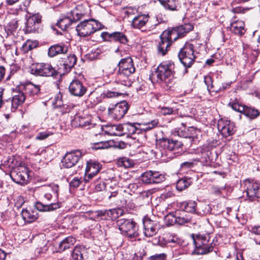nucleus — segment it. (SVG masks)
I'll return each instance as SVG.
<instances>
[{"label":"nucleus","mask_w":260,"mask_h":260,"mask_svg":"<svg viewBox=\"0 0 260 260\" xmlns=\"http://www.w3.org/2000/svg\"><path fill=\"white\" fill-rule=\"evenodd\" d=\"M193 28V26L191 24L186 23L164 31L160 36V41L157 46L158 54L162 56L166 55L174 41L185 36Z\"/></svg>","instance_id":"obj_1"},{"label":"nucleus","mask_w":260,"mask_h":260,"mask_svg":"<svg viewBox=\"0 0 260 260\" xmlns=\"http://www.w3.org/2000/svg\"><path fill=\"white\" fill-rule=\"evenodd\" d=\"M157 146L159 149L157 155H160L164 161H169L181 155L183 151L182 143L176 140L160 139L158 141Z\"/></svg>","instance_id":"obj_2"},{"label":"nucleus","mask_w":260,"mask_h":260,"mask_svg":"<svg viewBox=\"0 0 260 260\" xmlns=\"http://www.w3.org/2000/svg\"><path fill=\"white\" fill-rule=\"evenodd\" d=\"M194 249L193 253L197 255H204L212 251L217 252L218 240L216 237L211 240L210 235L194 234L191 235Z\"/></svg>","instance_id":"obj_3"},{"label":"nucleus","mask_w":260,"mask_h":260,"mask_svg":"<svg viewBox=\"0 0 260 260\" xmlns=\"http://www.w3.org/2000/svg\"><path fill=\"white\" fill-rule=\"evenodd\" d=\"M118 67V70L115 77V82L125 86H130L132 83L130 77L136 71L132 58L130 57L122 58Z\"/></svg>","instance_id":"obj_4"},{"label":"nucleus","mask_w":260,"mask_h":260,"mask_svg":"<svg viewBox=\"0 0 260 260\" xmlns=\"http://www.w3.org/2000/svg\"><path fill=\"white\" fill-rule=\"evenodd\" d=\"M174 68L175 65L172 62H163L158 66L157 70L150 76V79L153 83L164 81L173 75Z\"/></svg>","instance_id":"obj_5"},{"label":"nucleus","mask_w":260,"mask_h":260,"mask_svg":"<svg viewBox=\"0 0 260 260\" xmlns=\"http://www.w3.org/2000/svg\"><path fill=\"white\" fill-rule=\"evenodd\" d=\"M103 27V25L100 22L91 19H84L77 25L76 28L78 35L84 37L93 34Z\"/></svg>","instance_id":"obj_6"},{"label":"nucleus","mask_w":260,"mask_h":260,"mask_svg":"<svg viewBox=\"0 0 260 260\" xmlns=\"http://www.w3.org/2000/svg\"><path fill=\"white\" fill-rule=\"evenodd\" d=\"M117 224L121 233L129 239L139 236L136 223L132 219L120 218L117 221Z\"/></svg>","instance_id":"obj_7"},{"label":"nucleus","mask_w":260,"mask_h":260,"mask_svg":"<svg viewBox=\"0 0 260 260\" xmlns=\"http://www.w3.org/2000/svg\"><path fill=\"white\" fill-rule=\"evenodd\" d=\"M194 46L192 44L186 43L180 50L178 57L185 69L184 73L187 72V68H190L194 62L196 56L194 54Z\"/></svg>","instance_id":"obj_8"},{"label":"nucleus","mask_w":260,"mask_h":260,"mask_svg":"<svg viewBox=\"0 0 260 260\" xmlns=\"http://www.w3.org/2000/svg\"><path fill=\"white\" fill-rule=\"evenodd\" d=\"M112 129H115L119 133L115 132H112L111 135L115 136L124 135H133L134 134L141 133L140 128V123L137 122H127L122 124L118 125H113L112 127Z\"/></svg>","instance_id":"obj_9"},{"label":"nucleus","mask_w":260,"mask_h":260,"mask_svg":"<svg viewBox=\"0 0 260 260\" xmlns=\"http://www.w3.org/2000/svg\"><path fill=\"white\" fill-rule=\"evenodd\" d=\"M30 70L31 74L36 76L53 77L57 74V72L55 69L49 63H34L30 66Z\"/></svg>","instance_id":"obj_10"},{"label":"nucleus","mask_w":260,"mask_h":260,"mask_svg":"<svg viewBox=\"0 0 260 260\" xmlns=\"http://www.w3.org/2000/svg\"><path fill=\"white\" fill-rule=\"evenodd\" d=\"M128 109V103L123 101L116 104L110 105L108 108V115L111 118L119 120L123 117Z\"/></svg>","instance_id":"obj_11"},{"label":"nucleus","mask_w":260,"mask_h":260,"mask_svg":"<svg viewBox=\"0 0 260 260\" xmlns=\"http://www.w3.org/2000/svg\"><path fill=\"white\" fill-rule=\"evenodd\" d=\"M209 202H205V203L198 201V204L195 201H189L188 202H182L181 204L180 208L186 212L195 213L197 210H201L204 213L209 211Z\"/></svg>","instance_id":"obj_12"},{"label":"nucleus","mask_w":260,"mask_h":260,"mask_svg":"<svg viewBox=\"0 0 260 260\" xmlns=\"http://www.w3.org/2000/svg\"><path fill=\"white\" fill-rule=\"evenodd\" d=\"M83 155L84 153L80 150H75L67 152L61 160L62 166L66 168L74 167Z\"/></svg>","instance_id":"obj_13"},{"label":"nucleus","mask_w":260,"mask_h":260,"mask_svg":"<svg viewBox=\"0 0 260 260\" xmlns=\"http://www.w3.org/2000/svg\"><path fill=\"white\" fill-rule=\"evenodd\" d=\"M28 172L29 171L26 167H19L11 172V177L16 183L24 184L28 181Z\"/></svg>","instance_id":"obj_14"},{"label":"nucleus","mask_w":260,"mask_h":260,"mask_svg":"<svg viewBox=\"0 0 260 260\" xmlns=\"http://www.w3.org/2000/svg\"><path fill=\"white\" fill-rule=\"evenodd\" d=\"M217 128L224 137L231 136L236 132L234 123L224 119H220L218 121Z\"/></svg>","instance_id":"obj_15"},{"label":"nucleus","mask_w":260,"mask_h":260,"mask_svg":"<svg viewBox=\"0 0 260 260\" xmlns=\"http://www.w3.org/2000/svg\"><path fill=\"white\" fill-rule=\"evenodd\" d=\"M102 165L98 161L90 160L87 161L84 180L89 182L100 172Z\"/></svg>","instance_id":"obj_16"},{"label":"nucleus","mask_w":260,"mask_h":260,"mask_svg":"<svg viewBox=\"0 0 260 260\" xmlns=\"http://www.w3.org/2000/svg\"><path fill=\"white\" fill-rule=\"evenodd\" d=\"M143 223L144 227V234L147 237H150L155 235L159 228L158 221L151 220L148 216H145L143 218Z\"/></svg>","instance_id":"obj_17"},{"label":"nucleus","mask_w":260,"mask_h":260,"mask_svg":"<svg viewBox=\"0 0 260 260\" xmlns=\"http://www.w3.org/2000/svg\"><path fill=\"white\" fill-rule=\"evenodd\" d=\"M42 16L38 13L30 14L27 18L25 31L26 32H35L41 22Z\"/></svg>","instance_id":"obj_18"},{"label":"nucleus","mask_w":260,"mask_h":260,"mask_svg":"<svg viewBox=\"0 0 260 260\" xmlns=\"http://www.w3.org/2000/svg\"><path fill=\"white\" fill-rule=\"evenodd\" d=\"M71 94L78 96H82L87 91V87L78 79L73 80L69 87Z\"/></svg>","instance_id":"obj_19"},{"label":"nucleus","mask_w":260,"mask_h":260,"mask_svg":"<svg viewBox=\"0 0 260 260\" xmlns=\"http://www.w3.org/2000/svg\"><path fill=\"white\" fill-rule=\"evenodd\" d=\"M101 36L104 40L107 41L118 42L123 44H126L128 42L126 36L121 32L115 31L112 33L103 32Z\"/></svg>","instance_id":"obj_20"},{"label":"nucleus","mask_w":260,"mask_h":260,"mask_svg":"<svg viewBox=\"0 0 260 260\" xmlns=\"http://www.w3.org/2000/svg\"><path fill=\"white\" fill-rule=\"evenodd\" d=\"M149 16L148 14L139 13L138 15H136L133 18L131 21V26L135 29H143L148 23Z\"/></svg>","instance_id":"obj_21"},{"label":"nucleus","mask_w":260,"mask_h":260,"mask_svg":"<svg viewBox=\"0 0 260 260\" xmlns=\"http://www.w3.org/2000/svg\"><path fill=\"white\" fill-rule=\"evenodd\" d=\"M242 185L244 189V191L247 195H255L258 193V190L260 189L259 183L249 179L245 180Z\"/></svg>","instance_id":"obj_22"},{"label":"nucleus","mask_w":260,"mask_h":260,"mask_svg":"<svg viewBox=\"0 0 260 260\" xmlns=\"http://www.w3.org/2000/svg\"><path fill=\"white\" fill-rule=\"evenodd\" d=\"M77 58L74 54H70L64 59L62 64H60V74H65L69 73L76 63Z\"/></svg>","instance_id":"obj_23"},{"label":"nucleus","mask_w":260,"mask_h":260,"mask_svg":"<svg viewBox=\"0 0 260 260\" xmlns=\"http://www.w3.org/2000/svg\"><path fill=\"white\" fill-rule=\"evenodd\" d=\"M178 135L182 137L188 138L191 139L192 141H194L199 138L201 135V131L194 127H189L187 131L179 129L178 131Z\"/></svg>","instance_id":"obj_24"},{"label":"nucleus","mask_w":260,"mask_h":260,"mask_svg":"<svg viewBox=\"0 0 260 260\" xmlns=\"http://www.w3.org/2000/svg\"><path fill=\"white\" fill-rule=\"evenodd\" d=\"M72 125L74 127H87L89 128L92 126L93 124L90 121L88 116H82L77 115L72 121Z\"/></svg>","instance_id":"obj_25"},{"label":"nucleus","mask_w":260,"mask_h":260,"mask_svg":"<svg viewBox=\"0 0 260 260\" xmlns=\"http://www.w3.org/2000/svg\"><path fill=\"white\" fill-rule=\"evenodd\" d=\"M87 10V8L83 5H78L74 10L71 12L70 15L77 22L82 19H86L85 18L88 13Z\"/></svg>","instance_id":"obj_26"},{"label":"nucleus","mask_w":260,"mask_h":260,"mask_svg":"<svg viewBox=\"0 0 260 260\" xmlns=\"http://www.w3.org/2000/svg\"><path fill=\"white\" fill-rule=\"evenodd\" d=\"M22 219L25 222L31 223L38 218V211L31 209H23L21 211Z\"/></svg>","instance_id":"obj_27"},{"label":"nucleus","mask_w":260,"mask_h":260,"mask_svg":"<svg viewBox=\"0 0 260 260\" xmlns=\"http://www.w3.org/2000/svg\"><path fill=\"white\" fill-rule=\"evenodd\" d=\"M68 51V48L65 45L57 44L49 47L48 54L49 56L52 57L60 54H66Z\"/></svg>","instance_id":"obj_28"},{"label":"nucleus","mask_w":260,"mask_h":260,"mask_svg":"<svg viewBox=\"0 0 260 260\" xmlns=\"http://www.w3.org/2000/svg\"><path fill=\"white\" fill-rule=\"evenodd\" d=\"M258 54L259 52L257 50H252L249 47H244L242 53L245 61L251 63H254L256 60Z\"/></svg>","instance_id":"obj_29"},{"label":"nucleus","mask_w":260,"mask_h":260,"mask_svg":"<svg viewBox=\"0 0 260 260\" xmlns=\"http://www.w3.org/2000/svg\"><path fill=\"white\" fill-rule=\"evenodd\" d=\"M84 216L90 220L94 221L105 220V213L104 210L88 211L84 213Z\"/></svg>","instance_id":"obj_30"},{"label":"nucleus","mask_w":260,"mask_h":260,"mask_svg":"<svg viewBox=\"0 0 260 260\" xmlns=\"http://www.w3.org/2000/svg\"><path fill=\"white\" fill-rule=\"evenodd\" d=\"M87 250L84 246H76L72 251L70 260H85L84 256Z\"/></svg>","instance_id":"obj_31"},{"label":"nucleus","mask_w":260,"mask_h":260,"mask_svg":"<svg viewBox=\"0 0 260 260\" xmlns=\"http://www.w3.org/2000/svg\"><path fill=\"white\" fill-rule=\"evenodd\" d=\"M231 29L236 35L240 36L243 35L245 32L244 22L242 20H236L231 23Z\"/></svg>","instance_id":"obj_32"},{"label":"nucleus","mask_w":260,"mask_h":260,"mask_svg":"<svg viewBox=\"0 0 260 260\" xmlns=\"http://www.w3.org/2000/svg\"><path fill=\"white\" fill-rule=\"evenodd\" d=\"M61 206L60 202L50 203L47 205H44L41 202H38L35 204V207L37 211H50L60 208Z\"/></svg>","instance_id":"obj_33"},{"label":"nucleus","mask_w":260,"mask_h":260,"mask_svg":"<svg viewBox=\"0 0 260 260\" xmlns=\"http://www.w3.org/2000/svg\"><path fill=\"white\" fill-rule=\"evenodd\" d=\"M76 242V239L72 236H69L61 241L58 247V251L61 252L66 249L71 248Z\"/></svg>","instance_id":"obj_34"},{"label":"nucleus","mask_w":260,"mask_h":260,"mask_svg":"<svg viewBox=\"0 0 260 260\" xmlns=\"http://www.w3.org/2000/svg\"><path fill=\"white\" fill-rule=\"evenodd\" d=\"M73 17L70 16L64 17L59 19L57 23V26L62 30H66L72 24L75 23Z\"/></svg>","instance_id":"obj_35"},{"label":"nucleus","mask_w":260,"mask_h":260,"mask_svg":"<svg viewBox=\"0 0 260 260\" xmlns=\"http://www.w3.org/2000/svg\"><path fill=\"white\" fill-rule=\"evenodd\" d=\"M24 91L26 94L28 96H35L38 95L40 92V86L35 85L31 82L27 84L24 86Z\"/></svg>","instance_id":"obj_36"},{"label":"nucleus","mask_w":260,"mask_h":260,"mask_svg":"<svg viewBox=\"0 0 260 260\" xmlns=\"http://www.w3.org/2000/svg\"><path fill=\"white\" fill-rule=\"evenodd\" d=\"M105 220H114L123 215V211L120 208L104 210Z\"/></svg>","instance_id":"obj_37"},{"label":"nucleus","mask_w":260,"mask_h":260,"mask_svg":"<svg viewBox=\"0 0 260 260\" xmlns=\"http://www.w3.org/2000/svg\"><path fill=\"white\" fill-rule=\"evenodd\" d=\"M160 3L167 10L176 11L179 6V0H158Z\"/></svg>","instance_id":"obj_38"},{"label":"nucleus","mask_w":260,"mask_h":260,"mask_svg":"<svg viewBox=\"0 0 260 260\" xmlns=\"http://www.w3.org/2000/svg\"><path fill=\"white\" fill-rule=\"evenodd\" d=\"M26 98V96L23 92H19L17 95L13 96L11 101L12 107L16 110L19 105L24 103Z\"/></svg>","instance_id":"obj_39"},{"label":"nucleus","mask_w":260,"mask_h":260,"mask_svg":"<svg viewBox=\"0 0 260 260\" xmlns=\"http://www.w3.org/2000/svg\"><path fill=\"white\" fill-rule=\"evenodd\" d=\"M158 124V120L154 119L150 122L140 123V128L141 133L150 131L156 127Z\"/></svg>","instance_id":"obj_40"},{"label":"nucleus","mask_w":260,"mask_h":260,"mask_svg":"<svg viewBox=\"0 0 260 260\" xmlns=\"http://www.w3.org/2000/svg\"><path fill=\"white\" fill-rule=\"evenodd\" d=\"M192 182L190 178L184 177L179 179L176 183V188L179 191H182L187 188Z\"/></svg>","instance_id":"obj_41"},{"label":"nucleus","mask_w":260,"mask_h":260,"mask_svg":"<svg viewBox=\"0 0 260 260\" xmlns=\"http://www.w3.org/2000/svg\"><path fill=\"white\" fill-rule=\"evenodd\" d=\"M243 114L250 119H254L259 116V112L254 108L245 107Z\"/></svg>","instance_id":"obj_42"},{"label":"nucleus","mask_w":260,"mask_h":260,"mask_svg":"<svg viewBox=\"0 0 260 260\" xmlns=\"http://www.w3.org/2000/svg\"><path fill=\"white\" fill-rule=\"evenodd\" d=\"M18 20L16 19H12L6 26L5 30L8 35H12L18 28Z\"/></svg>","instance_id":"obj_43"},{"label":"nucleus","mask_w":260,"mask_h":260,"mask_svg":"<svg viewBox=\"0 0 260 260\" xmlns=\"http://www.w3.org/2000/svg\"><path fill=\"white\" fill-rule=\"evenodd\" d=\"M117 164L119 167L130 168L134 165L133 161L126 157L119 158L117 160Z\"/></svg>","instance_id":"obj_44"},{"label":"nucleus","mask_w":260,"mask_h":260,"mask_svg":"<svg viewBox=\"0 0 260 260\" xmlns=\"http://www.w3.org/2000/svg\"><path fill=\"white\" fill-rule=\"evenodd\" d=\"M37 46L38 42L36 41L27 40L23 45L22 50L24 52H27L28 51L37 47Z\"/></svg>","instance_id":"obj_45"},{"label":"nucleus","mask_w":260,"mask_h":260,"mask_svg":"<svg viewBox=\"0 0 260 260\" xmlns=\"http://www.w3.org/2000/svg\"><path fill=\"white\" fill-rule=\"evenodd\" d=\"M88 100L90 101L92 106L96 105L104 101L103 98H102L101 94L100 95H96L92 92L89 95Z\"/></svg>","instance_id":"obj_46"},{"label":"nucleus","mask_w":260,"mask_h":260,"mask_svg":"<svg viewBox=\"0 0 260 260\" xmlns=\"http://www.w3.org/2000/svg\"><path fill=\"white\" fill-rule=\"evenodd\" d=\"M176 214H177V212L175 215L173 213H169L165 216L164 220L168 226L173 225L176 223Z\"/></svg>","instance_id":"obj_47"},{"label":"nucleus","mask_w":260,"mask_h":260,"mask_svg":"<svg viewBox=\"0 0 260 260\" xmlns=\"http://www.w3.org/2000/svg\"><path fill=\"white\" fill-rule=\"evenodd\" d=\"M152 174V171H146L142 174L141 176L142 182L145 184L153 183Z\"/></svg>","instance_id":"obj_48"},{"label":"nucleus","mask_w":260,"mask_h":260,"mask_svg":"<svg viewBox=\"0 0 260 260\" xmlns=\"http://www.w3.org/2000/svg\"><path fill=\"white\" fill-rule=\"evenodd\" d=\"M165 235V239L168 243L179 244L180 239L175 234L167 233Z\"/></svg>","instance_id":"obj_49"},{"label":"nucleus","mask_w":260,"mask_h":260,"mask_svg":"<svg viewBox=\"0 0 260 260\" xmlns=\"http://www.w3.org/2000/svg\"><path fill=\"white\" fill-rule=\"evenodd\" d=\"M152 174L153 183H159L165 180V175L158 172L152 171Z\"/></svg>","instance_id":"obj_50"},{"label":"nucleus","mask_w":260,"mask_h":260,"mask_svg":"<svg viewBox=\"0 0 260 260\" xmlns=\"http://www.w3.org/2000/svg\"><path fill=\"white\" fill-rule=\"evenodd\" d=\"M124 14L126 16L132 20L133 18L136 16V15H138L139 13L136 8L128 7L126 8L124 10Z\"/></svg>","instance_id":"obj_51"},{"label":"nucleus","mask_w":260,"mask_h":260,"mask_svg":"<svg viewBox=\"0 0 260 260\" xmlns=\"http://www.w3.org/2000/svg\"><path fill=\"white\" fill-rule=\"evenodd\" d=\"M102 98L104 100L106 98H112L117 97L121 95V93L117 92L112 91L109 90L104 91L102 93Z\"/></svg>","instance_id":"obj_52"},{"label":"nucleus","mask_w":260,"mask_h":260,"mask_svg":"<svg viewBox=\"0 0 260 260\" xmlns=\"http://www.w3.org/2000/svg\"><path fill=\"white\" fill-rule=\"evenodd\" d=\"M229 105L231 106L232 108L235 111L243 113L245 108V106L237 102H230Z\"/></svg>","instance_id":"obj_53"},{"label":"nucleus","mask_w":260,"mask_h":260,"mask_svg":"<svg viewBox=\"0 0 260 260\" xmlns=\"http://www.w3.org/2000/svg\"><path fill=\"white\" fill-rule=\"evenodd\" d=\"M147 260H168V255L166 253H156L148 257Z\"/></svg>","instance_id":"obj_54"},{"label":"nucleus","mask_w":260,"mask_h":260,"mask_svg":"<svg viewBox=\"0 0 260 260\" xmlns=\"http://www.w3.org/2000/svg\"><path fill=\"white\" fill-rule=\"evenodd\" d=\"M14 206L17 208H20L24 203L25 201L23 196H14Z\"/></svg>","instance_id":"obj_55"},{"label":"nucleus","mask_w":260,"mask_h":260,"mask_svg":"<svg viewBox=\"0 0 260 260\" xmlns=\"http://www.w3.org/2000/svg\"><path fill=\"white\" fill-rule=\"evenodd\" d=\"M204 82L207 86V89L209 91H217V90L213 89L214 86L212 84V78L210 76L205 77Z\"/></svg>","instance_id":"obj_56"},{"label":"nucleus","mask_w":260,"mask_h":260,"mask_svg":"<svg viewBox=\"0 0 260 260\" xmlns=\"http://www.w3.org/2000/svg\"><path fill=\"white\" fill-rule=\"evenodd\" d=\"M176 223L181 225L191 222V218L186 215L185 216H177L176 215Z\"/></svg>","instance_id":"obj_57"},{"label":"nucleus","mask_w":260,"mask_h":260,"mask_svg":"<svg viewBox=\"0 0 260 260\" xmlns=\"http://www.w3.org/2000/svg\"><path fill=\"white\" fill-rule=\"evenodd\" d=\"M159 112L164 115L172 114L174 111L173 108L169 107H160Z\"/></svg>","instance_id":"obj_58"},{"label":"nucleus","mask_w":260,"mask_h":260,"mask_svg":"<svg viewBox=\"0 0 260 260\" xmlns=\"http://www.w3.org/2000/svg\"><path fill=\"white\" fill-rule=\"evenodd\" d=\"M52 134V133L47 131L43 132H40L36 136V139L40 140H43L46 139Z\"/></svg>","instance_id":"obj_59"},{"label":"nucleus","mask_w":260,"mask_h":260,"mask_svg":"<svg viewBox=\"0 0 260 260\" xmlns=\"http://www.w3.org/2000/svg\"><path fill=\"white\" fill-rule=\"evenodd\" d=\"M108 147L109 144L108 142H101L95 144L94 146L93 147V149L97 150L108 148Z\"/></svg>","instance_id":"obj_60"},{"label":"nucleus","mask_w":260,"mask_h":260,"mask_svg":"<svg viewBox=\"0 0 260 260\" xmlns=\"http://www.w3.org/2000/svg\"><path fill=\"white\" fill-rule=\"evenodd\" d=\"M43 243H44L43 246H39V247L36 249L37 252L39 253H45L48 249L47 242L44 241Z\"/></svg>","instance_id":"obj_61"},{"label":"nucleus","mask_w":260,"mask_h":260,"mask_svg":"<svg viewBox=\"0 0 260 260\" xmlns=\"http://www.w3.org/2000/svg\"><path fill=\"white\" fill-rule=\"evenodd\" d=\"M249 231L255 235H260V225L251 226L249 228Z\"/></svg>","instance_id":"obj_62"},{"label":"nucleus","mask_w":260,"mask_h":260,"mask_svg":"<svg viewBox=\"0 0 260 260\" xmlns=\"http://www.w3.org/2000/svg\"><path fill=\"white\" fill-rule=\"evenodd\" d=\"M81 183L80 180L77 177L74 178L70 182V186L73 187H77Z\"/></svg>","instance_id":"obj_63"},{"label":"nucleus","mask_w":260,"mask_h":260,"mask_svg":"<svg viewBox=\"0 0 260 260\" xmlns=\"http://www.w3.org/2000/svg\"><path fill=\"white\" fill-rule=\"evenodd\" d=\"M49 188L52 190V193L58 194L59 190L58 185L54 184H51L49 186Z\"/></svg>","instance_id":"obj_64"}]
</instances>
